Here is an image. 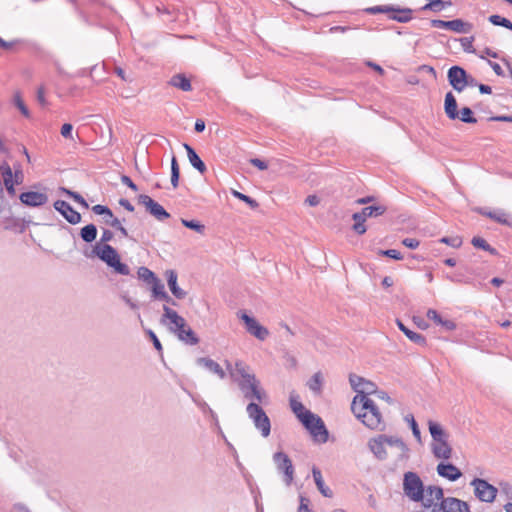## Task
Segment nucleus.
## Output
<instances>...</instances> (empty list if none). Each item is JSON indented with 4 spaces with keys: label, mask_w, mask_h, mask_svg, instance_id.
<instances>
[{
    "label": "nucleus",
    "mask_w": 512,
    "mask_h": 512,
    "mask_svg": "<svg viewBox=\"0 0 512 512\" xmlns=\"http://www.w3.org/2000/svg\"><path fill=\"white\" fill-rule=\"evenodd\" d=\"M147 333H148L149 338L152 340L154 347L159 352L162 351V345H161L159 339L157 338L156 334L151 330H149Z\"/></svg>",
    "instance_id": "57"
},
{
    "label": "nucleus",
    "mask_w": 512,
    "mask_h": 512,
    "mask_svg": "<svg viewBox=\"0 0 512 512\" xmlns=\"http://www.w3.org/2000/svg\"><path fill=\"white\" fill-rule=\"evenodd\" d=\"M235 372L242 379V389L247 388L249 391L245 392L246 398H255L259 402H262L265 398V393L259 388L258 381L255 376L250 374L249 367L243 362H236Z\"/></svg>",
    "instance_id": "4"
},
{
    "label": "nucleus",
    "mask_w": 512,
    "mask_h": 512,
    "mask_svg": "<svg viewBox=\"0 0 512 512\" xmlns=\"http://www.w3.org/2000/svg\"><path fill=\"white\" fill-rule=\"evenodd\" d=\"M474 487L476 497L483 502H493L497 489L483 479L476 478L471 482Z\"/></svg>",
    "instance_id": "13"
},
{
    "label": "nucleus",
    "mask_w": 512,
    "mask_h": 512,
    "mask_svg": "<svg viewBox=\"0 0 512 512\" xmlns=\"http://www.w3.org/2000/svg\"><path fill=\"white\" fill-rule=\"evenodd\" d=\"M489 22L495 26H502L512 31V22L500 15H491L489 17Z\"/></svg>",
    "instance_id": "40"
},
{
    "label": "nucleus",
    "mask_w": 512,
    "mask_h": 512,
    "mask_svg": "<svg viewBox=\"0 0 512 512\" xmlns=\"http://www.w3.org/2000/svg\"><path fill=\"white\" fill-rule=\"evenodd\" d=\"M105 222L111 227L119 230L123 236L128 235L127 230L122 226L120 220L115 218L113 215L112 218H106Z\"/></svg>",
    "instance_id": "46"
},
{
    "label": "nucleus",
    "mask_w": 512,
    "mask_h": 512,
    "mask_svg": "<svg viewBox=\"0 0 512 512\" xmlns=\"http://www.w3.org/2000/svg\"><path fill=\"white\" fill-rule=\"evenodd\" d=\"M428 3L425 4L422 10H430L433 12H440L446 7H450L452 5L451 0H427Z\"/></svg>",
    "instance_id": "33"
},
{
    "label": "nucleus",
    "mask_w": 512,
    "mask_h": 512,
    "mask_svg": "<svg viewBox=\"0 0 512 512\" xmlns=\"http://www.w3.org/2000/svg\"><path fill=\"white\" fill-rule=\"evenodd\" d=\"M13 103L20 110L21 114L25 118H30V111L27 108L26 104L24 103L22 95H21V93L19 91L14 92V94H13Z\"/></svg>",
    "instance_id": "37"
},
{
    "label": "nucleus",
    "mask_w": 512,
    "mask_h": 512,
    "mask_svg": "<svg viewBox=\"0 0 512 512\" xmlns=\"http://www.w3.org/2000/svg\"><path fill=\"white\" fill-rule=\"evenodd\" d=\"M472 244L476 248H481V249L486 250V251L490 250V245L486 242L485 239H483L481 237H474L472 239Z\"/></svg>",
    "instance_id": "52"
},
{
    "label": "nucleus",
    "mask_w": 512,
    "mask_h": 512,
    "mask_svg": "<svg viewBox=\"0 0 512 512\" xmlns=\"http://www.w3.org/2000/svg\"><path fill=\"white\" fill-rule=\"evenodd\" d=\"M392 437L393 436L380 434L369 440L368 447L377 459L385 460L389 457Z\"/></svg>",
    "instance_id": "11"
},
{
    "label": "nucleus",
    "mask_w": 512,
    "mask_h": 512,
    "mask_svg": "<svg viewBox=\"0 0 512 512\" xmlns=\"http://www.w3.org/2000/svg\"><path fill=\"white\" fill-rule=\"evenodd\" d=\"M180 178V168L175 156L172 157L171 160V184L174 188L178 187Z\"/></svg>",
    "instance_id": "39"
},
{
    "label": "nucleus",
    "mask_w": 512,
    "mask_h": 512,
    "mask_svg": "<svg viewBox=\"0 0 512 512\" xmlns=\"http://www.w3.org/2000/svg\"><path fill=\"white\" fill-rule=\"evenodd\" d=\"M379 254L387 256V257H390V258L395 259V260H402L403 259L402 254L398 250H395V249L380 250Z\"/></svg>",
    "instance_id": "51"
},
{
    "label": "nucleus",
    "mask_w": 512,
    "mask_h": 512,
    "mask_svg": "<svg viewBox=\"0 0 512 512\" xmlns=\"http://www.w3.org/2000/svg\"><path fill=\"white\" fill-rule=\"evenodd\" d=\"M138 276L140 279H142L145 282L150 283V284L157 279L155 274L150 269H148L146 267H140L138 269Z\"/></svg>",
    "instance_id": "43"
},
{
    "label": "nucleus",
    "mask_w": 512,
    "mask_h": 512,
    "mask_svg": "<svg viewBox=\"0 0 512 512\" xmlns=\"http://www.w3.org/2000/svg\"><path fill=\"white\" fill-rule=\"evenodd\" d=\"M439 510L441 512H470L466 502L454 497H448L441 501Z\"/></svg>",
    "instance_id": "24"
},
{
    "label": "nucleus",
    "mask_w": 512,
    "mask_h": 512,
    "mask_svg": "<svg viewBox=\"0 0 512 512\" xmlns=\"http://www.w3.org/2000/svg\"><path fill=\"white\" fill-rule=\"evenodd\" d=\"M151 285L152 293L155 298L166 300L167 302H171L173 305H175V302L166 293L164 285L160 279L157 278L154 282L151 283Z\"/></svg>",
    "instance_id": "32"
},
{
    "label": "nucleus",
    "mask_w": 512,
    "mask_h": 512,
    "mask_svg": "<svg viewBox=\"0 0 512 512\" xmlns=\"http://www.w3.org/2000/svg\"><path fill=\"white\" fill-rule=\"evenodd\" d=\"M97 256L106 262L110 267L121 275H128L129 268L126 264L121 263L117 251L109 244H98L95 247Z\"/></svg>",
    "instance_id": "5"
},
{
    "label": "nucleus",
    "mask_w": 512,
    "mask_h": 512,
    "mask_svg": "<svg viewBox=\"0 0 512 512\" xmlns=\"http://www.w3.org/2000/svg\"><path fill=\"white\" fill-rule=\"evenodd\" d=\"M290 406L294 414L297 416V418L302 421V419L305 418L306 414H310L311 412L307 410L304 405L299 402L296 399L291 398L290 399Z\"/></svg>",
    "instance_id": "36"
},
{
    "label": "nucleus",
    "mask_w": 512,
    "mask_h": 512,
    "mask_svg": "<svg viewBox=\"0 0 512 512\" xmlns=\"http://www.w3.org/2000/svg\"><path fill=\"white\" fill-rule=\"evenodd\" d=\"M436 470L439 476L446 478L449 481H456L462 476L460 469L451 463L441 462L437 465Z\"/></svg>",
    "instance_id": "25"
},
{
    "label": "nucleus",
    "mask_w": 512,
    "mask_h": 512,
    "mask_svg": "<svg viewBox=\"0 0 512 512\" xmlns=\"http://www.w3.org/2000/svg\"><path fill=\"white\" fill-rule=\"evenodd\" d=\"M312 474L315 481V484L320 491V493L324 497H332L333 493L329 487H327L324 483L321 471L317 467L312 468Z\"/></svg>",
    "instance_id": "29"
},
{
    "label": "nucleus",
    "mask_w": 512,
    "mask_h": 512,
    "mask_svg": "<svg viewBox=\"0 0 512 512\" xmlns=\"http://www.w3.org/2000/svg\"><path fill=\"white\" fill-rule=\"evenodd\" d=\"M410 450L399 437L393 436L389 450V456L395 464L405 462L409 459Z\"/></svg>",
    "instance_id": "15"
},
{
    "label": "nucleus",
    "mask_w": 512,
    "mask_h": 512,
    "mask_svg": "<svg viewBox=\"0 0 512 512\" xmlns=\"http://www.w3.org/2000/svg\"><path fill=\"white\" fill-rule=\"evenodd\" d=\"M301 423L311 433L315 440L321 442H325L327 440L328 432L320 417L311 412L310 414H306Z\"/></svg>",
    "instance_id": "10"
},
{
    "label": "nucleus",
    "mask_w": 512,
    "mask_h": 512,
    "mask_svg": "<svg viewBox=\"0 0 512 512\" xmlns=\"http://www.w3.org/2000/svg\"><path fill=\"white\" fill-rule=\"evenodd\" d=\"M121 182L123 184H125L126 186H128L130 189H132L133 191H137L138 190V187L136 186V184L131 180L130 177L126 176V175H123L121 177Z\"/></svg>",
    "instance_id": "58"
},
{
    "label": "nucleus",
    "mask_w": 512,
    "mask_h": 512,
    "mask_svg": "<svg viewBox=\"0 0 512 512\" xmlns=\"http://www.w3.org/2000/svg\"><path fill=\"white\" fill-rule=\"evenodd\" d=\"M13 173H14V177H15V182L18 183L19 185L22 184L23 180H24V174H23L20 164L14 165Z\"/></svg>",
    "instance_id": "54"
},
{
    "label": "nucleus",
    "mask_w": 512,
    "mask_h": 512,
    "mask_svg": "<svg viewBox=\"0 0 512 512\" xmlns=\"http://www.w3.org/2000/svg\"><path fill=\"white\" fill-rule=\"evenodd\" d=\"M403 489L405 494L413 501H419L423 496V482L414 472H407L404 475Z\"/></svg>",
    "instance_id": "9"
},
{
    "label": "nucleus",
    "mask_w": 512,
    "mask_h": 512,
    "mask_svg": "<svg viewBox=\"0 0 512 512\" xmlns=\"http://www.w3.org/2000/svg\"><path fill=\"white\" fill-rule=\"evenodd\" d=\"M428 429L432 437L431 450L433 455L437 459L448 460L452 457V447L448 443V433L443 429V427L433 421L429 420Z\"/></svg>",
    "instance_id": "3"
},
{
    "label": "nucleus",
    "mask_w": 512,
    "mask_h": 512,
    "mask_svg": "<svg viewBox=\"0 0 512 512\" xmlns=\"http://www.w3.org/2000/svg\"><path fill=\"white\" fill-rule=\"evenodd\" d=\"M443 498V490L438 486H428L423 489V496L419 500L425 508L431 509L432 512L439 510V506Z\"/></svg>",
    "instance_id": "12"
},
{
    "label": "nucleus",
    "mask_w": 512,
    "mask_h": 512,
    "mask_svg": "<svg viewBox=\"0 0 512 512\" xmlns=\"http://www.w3.org/2000/svg\"><path fill=\"white\" fill-rule=\"evenodd\" d=\"M20 201L30 207H39L47 203L48 196L43 192L28 191L20 195Z\"/></svg>",
    "instance_id": "22"
},
{
    "label": "nucleus",
    "mask_w": 512,
    "mask_h": 512,
    "mask_svg": "<svg viewBox=\"0 0 512 512\" xmlns=\"http://www.w3.org/2000/svg\"><path fill=\"white\" fill-rule=\"evenodd\" d=\"M232 194L234 197H236L237 199L247 203L251 208L255 209L258 207V203L252 199L251 197L241 193V192H238L236 190H233L232 191Z\"/></svg>",
    "instance_id": "44"
},
{
    "label": "nucleus",
    "mask_w": 512,
    "mask_h": 512,
    "mask_svg": "<svg viewBox=\"0 0 512 512\" xmlns=\"http://www.w3.org/2000/svg\"><path fill=\"white\" fill-rule=\"evenodd\" d=\"M482 214L495 222L506 225L511 227L512 226V218L510 215L504 211H489V212H482Z\"/></svg>",
    "instance_id": "30"
},
{
    "label": "nucleus",
    "mask_w": 512,
    "mask_h": 512,
    "mask_svg": "<svg viewBox=\"0 0 512 512\" xmlns=\"http://www.w3.org/2000/svg\"><path fill=\"white\" fill-rule=\"evenodd\" d=\"M322 385V378L320 373L314 374L309 381V388L313 391L319 392Z\"/></svg>",
    "instance_id": "47"
},
{
    "label": "nucleus",
    "mask_w": 512,
    "mask_h": 512,
    "mask_svg": "<svg viewBox=\"0 0 512 512\" xmlns=\"http://www.w3.org/2000/svg\"><path fill=\"white\" fill-rule=\"evenodd\" d=\"M181 223L185 227H187L189 229H192V230L196 231L199 234H204V232H205V226L203 224H201L200 222H198V221L182 219Z\"/></svg>",
    "instance_id": "42"
},
{
    "label": "nucleus",
    "mask_w": 512,
    "mask_h": 512,
    "mask_svg": "<svg viewBox=\"0 0 512 512\" xmlns=\"http://www.w3.org/2000/svg\"><path fill=\"white\" fill-rule=\"evenodd\" d=\"M488 64L490 65V67L493 69V71L498 76H503L504 75V71H503L502 67L498 63H495V62H492V61L488 60Z\"/></svg>",
    "instance_id": "62"
},
{
    "label": "nucleus",
    "mask_w": 512,
    "mask_h": 512,
    "mask_svg": "<svg viewBox=\"0 0 512 512\" xmlns=\"http://www.w3.org/2000/svg\"><path fill=\"white\" fill-rule=\"evenodd\" d=\"M92 210L97 215L105 216V219L112 218V211L107 206L98 204L93 206Z\"/></svg>",
    "instance_id": "48"
},
{
    "label": "nucleus",
    "mask_w": 512,
    "mask_h": 512,
    "mask_svg": "<svg viewBox=\"0 0 512 512\" xmlns=\"http://www.w3.org/2000/svg\"><path fill=\"white\" fill-rule=\"evenodd\" d=\"M466 72L459 66H453L448 71V79L451 86L461 92L467 86Z\"/></svg>",
    "instance_id": "20"
},
{
    "label": "nucleus",
    "mask_w": 512,
    "mask_h": 512,
    "mask_svg": "<svg viewBox=\"0 0 512 512\" xmlns=\"http://www.w3.org/2000/svg\"><path fill=\"white\" fill-rule=\"evenodd\" d=\"M399 329L414 343L424 345L426 343L425 337L419 333L409 330L400 321L397 322Z\"/></svg>",
    "instance_id": "34"
},
{
    "label": "nucleus",
    "mask_w": 512,
    "mask_h": 512,
    "mask_svg": "<svg viewBox=\"0 0 512 512\" xmlns=\"http://www.w3.org/2000/svg\"><path fill=\"white\" fill-rule=\"evenodd\" d=\"M199 364L204 365L207 369H209L211 372L217 374L220 378L225 377L224 370L221 368V366L217 362H215L211 359H208V358H201V359H199Z\"/></svg>",
    "instance_id": "35"
},
{
    "label": "nucleus",
    "mask_w": 512,
    "mask_h": 512,
    "mask_svg": "<svg viewBox=\"0 0 512 512\" xmlns=\"http://www.w3.org/2000/svg\"><path fill=\"white\" fill-rule=\"evenodd\" d=\"M440 242L454 248H459L462 245V239L460 237H443L440 239Z\"/></svg>",
    "instance_id": "49"
},
{
    "label": "nucleus",
    "mask_w": 512,
    "mask_h": 512,
    "mask_svg": "<svg viewBox=\"0 0 512 512\" xmlns=\"http://www.w3.org/2000/svg\"><path fill=\"white\" fill-rule=\"evenodd\" d=\"M386 210L387 208L384 205H374L365 207L360 212L354 213L352 215V219L354 220L352 226L353 231L359 235H363L367 231L365 226L367 218L381 216Z\"/></svg>",
    "instance_id": "6"
},
{
    "label": "nucleus",
    "mask_w": 512,
    "mask_h": 512,
    "mask_svg": "<svg viewBox=\"0 0 512 512\" xmlns=\"http://www.w3.org/2000/svg\"><path fill=\"white\" fill-rule=\"evenodd\" d=\"M431 26L434 28L448 29L456 33H468L472 30V24L461 19L451 21L433 19L431 20Z\"/></svg>",
    "instance_id": "16"
},
{
    "label": "nucleus",
    "mask_w": 512,
    "mask_h": 512,
    "mask_svg": "<svg viewBox=\"0 0 512 512\" xmlns=\"http://www.w3.org/2000/svg\"><path fill=\"white\" fill-rule=\"evenodd\" d=\"M365 12L369 14L384 13L387 14L389 19L396 20L398 22H408L412 19V10L409 8H396L392 5H379L365 9Z\"/></svg>",
    "instance_id": "8"
},
{
    "label": "nucleus",
    "mask_w": 512,
    "mask_h": 512,
    "mask_svg": "<svg viewBox=\"0 0 512 512\" xmlns=\"http://www.w3.org/2000/svg\"><path fill=\"white\" fill-rule=\"evenodd\" d=\"M305 202L309 205V206H317L319 203H320V199L318 198V196L316 195H309Z\"/></svg>",
    "instance_id": "63"
},
{
    "label": "nucleus",
    "mask_w": 512,
    "mask_h": 512,
    "mask_svg": "<svg viewBox=\"0 0 512 512\" xmlns=\"http://www.w3.org/2000/svg\"><path fill=\"white\" fill-rule=\"evenodd\" d=\"M165 275L172 294L178 299H183L186 292L177 285V273L174 270H167Z\"/></svg>",
    "instance_id": "26"
},
{
    "label": "nucleus",
    "mask_w": 512,
    "mask_h": 512,
    "mask_svg": "<svg viewBox=\"0 0 512 512\" xmlns=\"http://www.w3.org/2000/svg\"><path fill=\"white\" fill-rule=\"evenodd\" d=\"M465 123H476L477 119L473 116V112L470 108L464 107L458 112V118Z\"/></svg>",
    "instance_id": "41"
},
{
    "label": "nucleus",
    "mask_w": 512,
    "mask_h": 512,
    "mask_svg": "<svg viewBox=\"0 0 512 512\" xmlns=\"http://www.w3.org/2000/svg\"><path fill=\"white\" fill-rule=\"evenodd\" d=\"M353 414L372 430H383V416L376 403L369 397L356 395L351 403Z\"/></svg>",
    "instance_id": "1"
},
{
    "label": "nucleus",
    "mask_w": 512,
    "mask_h": 512,
    "mask_svg": "<svg viewBox=\"0 0 512 512\" xmlns=\"http://www.w3.org/2000/svg\"><path fill=\"white\" fill-rule=\"evenodd\" d=\"M184 148L187 152V157L189 159L190 164L197 169L201 174L206 172V166L204 162L197 155L195 150L188 144H184Z\"/></svg>",
    "instance_id": "27"
},
{
    "label": "nucleus",
    "mask_w": 512,
    "mask_h": 512,
    "mask_svg": "<svg viewBox=\"0 0 512 512\" xmlns=\"http://www.w3.org/2000/svg\"><path fill=\"white\" fill-rule=\"evenodd\" d=\"M73 126L70 123H65L61 126L60 133L65 139L73 140Z\"/></svg>",
    "instance_id": "50"
},
{
    "label": "nucleus",
    "mask_w": 512,
    "mask_h": 512,
    "mask_svg": "<svg viewBox=\"0 0 512 512\" xmlns=\"http://www.w3.org/2000/svg\"><path fill=\"white\" fill-rule=\"evenodd\" d=\"M478 56L481 59H486V56H490L492 58H497L498 54L489 48H485L483 51H481V53L478 54Z\"/></svg>",
    "instance_id": "61"
},
{
    "label": "nucleus",
    "mask_w": 512,
    "mask_h": 512,
    "mask_svg": "<svg viewBox=\"0 0 512 512\" xmlns=\"http://www.w3.org/2000/svg\"><path fill=\"white\" fill-rule=\"evenodd\" d=\"M402 244L407 248L416 249L419 247L420 242L415 238H405L403 239Z\"/></svg>",
    "instance_id": "56"
},
{
    "label": "nucleus",
    "mask_w": 512,
    "mask_h": 512,
    "mask_svg": "<svg viewBox=\"0 0 512 512\" xmlns=\"http://www.w3.org/2000/svg\"><path fill=\"white\" fill-rule=\"evenodd\" d=\"M250 163L257 167L258 169L260 170H266L268 168L266 162H264L263 160L261 159H258V158H253L250 160Z\"/></svg>",
    "instance_id": "60"
},
{
    "label": "nucleus",
    "mask_w": 512,
    "mask_h": 512,
    "mask_svg": "<svg viewBox=\"0 0 512 512\" xmlns=\"http://www.w3.org/2000/svg\"><path fill=\"white\" fill-rule=\"evenodd\" d=\"M444 110L449 119L455 120L458 118L457 101L451 92H448L445 96Z\"/></svg>",
    "instance_id": "28"
},
{
    "label": "nucleus",
    "mask_w": 512,
    "mask_h": 512,
    "mask_svg": "<svg viewBox=\"0 0 512 512\" xmlns=\"http://www.w3.org/2000/svg\"><path fill=\"white\" fill-rule=\"evenodd\" d=\"M246 411L261 435L265 438L268 437L271 431V423L264 410L258 404L252 402L247 405Z\"/></svg>",
    "instance_id": "7"
},
{
    "label": "nucleus",
    "mask_w": 512,
    "mask_h": 512,
    "mask_svg": "<svg viewBox=\"0 0 512 512\" xmlns=\"http://www.w3.org/2000/svg\"><path fill=\"white\" fill-rule=\"evenodd\" d=\"M97 229L93 224L84 226L81 229V237L85 242H92L96 239Z\"/></svg>",
    "instance_id": "38"
},
{
    "label": "nucleus",
    "mask_w": 512,
    "mask_h": 512,
    "mask_svg": "<svg viewBox=\"0 0 512 512\" xmlns=\"http://www.w3.org/2000/svg\"><path fill=\"white\" fill-rule=\"evenodd\" d=\"M61 192L67 194L69 197H71L74 201L82 205L84 208H88V204L85 201V199L78 193L73 192L71 190H68L66 188H61Z\"/></svg>",
    "instance_id": "45"
},
{
    "label": "nucleus",
    "mask_w": 512,
    "mask_h": 512,
    "mask_svg": "<svg viewBox=\"0 0 512 512\" xmlns=\"http://www.w3.org/2000/svg\"><path fill=\"white\" fill-rule=\"evenodd\" d=\"M170 85H172L173 87H176L182 91H191L192 90V85H191V82L190 80L183 74H176L174 75L170 81H169Z\"/></svg>",
    "instance_id": "31"
},
{
    "label": "nucleus",
    "mask_w": 512,
    "mask_h": 512,
    "mask_svg": "<svg viewBox=\"0 0 512 512\" xmlns=\"http://www.w3.org/2000/svg\"><path fill=\"white\" fill-rule=\"evenodd\" d=\"M161 323L167 325L169 329L177 335V337L190 345H196L198 338L192 329L186 324L185 319L175 310L164 305Z\"/></svg>",
    "instance_id": "2"
},
{
    "label": "nucleus",
    "mask_w": 512,
    "mask_h": 512,
    "mask_svg": "<svg viewBox=\"0 0 512 512\" xmlns=\"http://www.w3.org/2000/svg\"><path fill=\"white\" fill-rule=\"evenodd\" d=\"M473 41H474L473 37L464 38L462 40V47H463L464 51H466L468 53H476V50L473 46Z\"/></svg>",
    "instance_id": "53"
},
{
    "label": "nucleus",
    "mask_w": 512,
    "mask_h": 512,
    "mask_svg": "<svg viewBox=\"0 0 512 512\" xmlns=\"http://www.w3.org/2000/svg\"><path fill=\"white\" fill-rule=\"evenodd\" d=\"M54 208L60 212L63 217L71 224H77L81 220V215L74 210L69 203L63 200H57L54 203Z\"/></svg>",
    "instance_id": "23"
},
{
    "label": "nucleus",
    "mask_w": 512,
    "mask_h": 512,
    "mask_svg": "<svg viewBox=\"0 0 512 512\" xmlns=\"http://www.w3.org/2000/svg\"><path fill=\"white\" fill-rule=\"evenodd\" d=\"M0 172L2 175L3 184L9 193V195L14 196L16 194L15 186L19 185L15 182V177L13 170L8 162L4 161L0 165Z\"/></svg>",
    "instance_id": "21"
},
{
    "label": "nucleus",
    "mask_w": 512,
    "mask_h": 512,
    "mask_svg": "<svg viewBox=\"0 0 512 512\" xmlns=\"http://www.w3.org/2000/svg\"><path fill=\"white\" fill-rule=\"evenodd\" d=\"M274 463L279 471L284 473V481L290 485L294 478V468L291 459L283 452H277L273 456Z\"/></svg>",
    "instance_id": "14"
},
{
    "label": "nucleus",
    "mask_w": 512,
    "mask_h": 512,
    "mask_svg": "<svg viewBox=\"0 0 512 512\" xmlns=\"http://www.w3.org/2000/svg\"><path fill=\"white\" fill-rule=\"evenodd\" d=\"M138 201L146 210L158 220L169 218V213L148 195H140Z\"/></svg>",
    "instance_id": "17"
},
{
    "label": "nucleus",
    "mask_w": 512,
    "mask_h": 512,
    "mask_svg": "<svg viewBox=\"0 0 512 512\" xmlns=\"http://www.w3.org/2000/svg\"><path fill=\"white\" fill-rule=\"evenodd\" d=\"M241 319L245 323L247 331L258 340L264 341L269 336L268 329L262 326L255 318L243 313Z\"/></svg>",
    "instance_id": "19"
},
{
    "label": "nucleus",
    "mask_w": 512,
    "mask_h": 512,
    "mask_svg": "<svg viewBox=\"0 0 512 512\" xmlns=\"http://www.w3.org/2000/svg\"><path fill=\"white\" fill-rule=\"evenodd\" d=\"M37 100L42 106L47 105V100L45 97V90L43 87H39L37 90Z\"/></svg>",
    "instance_id": "59"
},
{
    "label": "nucleus",
    "mask_w": 512,
    "mask_h": 512,
    "mask_svg": "<svg viewBox=\"0 0 512 512\" xmlns=\"http://www.w3.org/2000/svg\"><path fill=\"white\" fill-rule=\"evenodd\" d=\"M350 384L352 388L357 392L356 395H362L368 397V395L376 392V385L363 377L357 375H350Z\"/></svg>",
    "instance_id": "18"
},
{
    "label": "nucleus",
    "mask_w": 512,
    "mask_h": 512,
    "mask_svg": "<svg viewBox=\"0 0 512 512\" xmlns=\"http://www.w3.org/2000/svg\"><path fill=\"white\" fill-rule=\"evenodd\" d=\"M438 325H441L446 330H454L456 328L455 323L451 320H443L442 319V323H439Z\"/></svg>",
    "instance_id": "64"
},
{
    "label": "nucleus",
    "mask_w": 512,
    "mask_h": 512,
    "mask_svg": "<svg viewBox=\"0 0 512 512\" xmlns=\"http://www.w3.org/2000/svg\"><path fill=\"white\" fill-rule=\"evenodd\" d=\"M427 318L434 321L437 325L442 323V318L438 312L434 309H429L426 314Z\"/></svg>",
    "instance_id": "55"
}]
</instances>
